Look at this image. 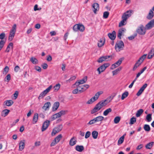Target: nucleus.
<instances>
[{
  "instance_id": "obj_1",
  "label": "nucleus",
  "mask_w": 154,
  "mask_h": 154,
  "mask_svg": "<svg viewBox=\"0 0 154 154\" xmlns=\"http://www.w3.org/2000/svg\"><path fill=\"white\" fill-rule=\"evenodd\" d=\"M132 10H129L127 11L124 13L122 16V20L119 24V27L122 26L126 24L125 22L126 21L128 18L131 15Z\"/></svg>"
},
{
  "instance_id": "obj_2",
  "label": "nucleus",
  "mask_w": 154,
  "mask_h": 154,
  "mask_svg": "<svg viewBox=\"0 0 154 154\" xmlns=\"http://www.w3.org/2000/svg\"><path fill=\"white\" fill-rule=\"evenodd\" d=\"M16 25L14 24L10 32L9 36L8 37V40L11 41L13 39L16 30Z\"/></svg>"
},
{
  "instance_id": "obj_3",
  "label": "nucleus",
  "mask_w": 154,
  "mask_h": 154,
  "mask_svg": "<svg viewBox=\"0 0 154 154\" xmlns=\"http://www.w3.org/2000/svg\"><path fill=\"white\" fill-rule=\"evenodd\" d=\"M124 47V44L122 41H118L116 44L115 48L117 52H119L123 49Z\"/></svg>"
},
{
  "instance_id": "obj_4",
  "label": "nucleus",
  "mask_w": 154,
  "mask_h": 154,
  "mask_svg": "<svg viewBox=\"0 0 154 154\" xmlns=\"http://www.w3.org/2000/svg\"><path fill=\"white\" fill-rule=\"evenodd\" d=\"M85 27L82 24H76L73 26V30L75 32L78 31L83 32L85 30Z\"/></svg>"
},
{
  "instance_id": "obj_5",
  "label": "nucleus",
  "mask_w": 154,
  "mask_h": 154,
  "mask_svg": "<svg viewBox=\"0 0 154 154\" xmlns=\"http://www.w3.org/2000/svg\"><path fill=\"white\" fill-rule=\"evenodd\" d=\"M110 66V64L109 63H106L103 64L100 66L97 69L98 72V74H100L101 72H103L106 68Z\"/></svg>"
},
{
  "instance_id": "obj_6",
  "label": "nucleus",
  "mask_w": 154,
  "mask_h": 154,
  "mask_svg": "<svg viewBox=\"0 0 154 154\" xmlns=\"http://www.w3.org/2000/svg\"><path fill=\"white\" fill-rule=\"evenodd\" d=\"M52 88V85H50L48 88L40 94L38 97V99H40L41 98H43L50 91Z\"/></svg>"
},
{
  "instance_id": "obj_7",
  "label": "nucleus",
  "mask_w": 154,
  "mask_h": 154,
  "mask_svg": "<svg viewBox=\"0 0 154 154\" xmlns=\"http://www.w3.org/2000/svg\"><path fill=\"white\" fill-rule=\"evenodd\" d=\"M112 99H111V97H108L106 99L98 103L99 106L102 108L103 106H106L108 103H109Z\"/></svg>"
},
{
  "instance_id": "obj_8",
  "label": "nucleus",
  "mask_w": 154,
  "mask_h": 154,
  "mask_svg": "<svg viewBox=\"0 0 154 154\" xmlns=\"http://www.w3.org/2000/svg\"><path fill=\"white\" fill-rule=\"evenodd\" d=\"M5 36V34L4 32H2L0 34V39L1 40L0 41V51L4 47L5 41L3 40Z\"/></svg>"
},
{
  "instance_id": "obj_9",
  "label": "nucleus",
  "mask_w": 154,
  "mask_h": 154,
  "mask_svg": "<svg viewBox=\"0 0 154 154\" xmlns=\"http://www.w3.org/2000/svg\"><path fill=\"white\" fill-rule=\"evenodd\" d=\"M62 128L63 126L62 125H60L57 126L53 129L51 133L52 135H54L56 133L60 131Z\"/></svg>"
},
{
  "instance_id": "obj_10",
  "label": "nucleus",
  "mask_w": 154,
  "mask_h": 154,
  "mask_svg": "<svg viewBox=\"0 0 154 154\" xmlns=\"http://www.w3.org/2000/svg\"><path fill=\"white\" fill-rule=\"evenodd\" d=\"M146 28L143 26L141 25L137 29V32L141 35H143L145 34Z\"/></svg>"
},
{
  "instance_id": "obj_11",
  "label": "nucleus",
  "mask_w": 154,
  "mask_h": 154,
  "mask_svg": "<svg viewBox=\"0 0 154 154\" xmlns=\"http://www.w3.org/2000/svg\"><path fill=\"white\" fill-rule=\"evenodd\" d=\"M87 76H85L82 79L77 81L75 83L76 86H78L80 85L83 84L86 82L87 81Z\"/></svg>"
},
{
  "instance_id": "obj_12",
  "label": "nucleus",
  "mask_w": 154,
  "mask_h": 154,
  "mask_svg": "<svg viewBox=\"0 0 154 154\" xmlns=\"http://www.w3.org/2000/svg\"><path fill=\"white\" fill-rule=\"evenodd\" d=\"M111 56H102L99 58L97 61L99 63H101L104 61H107L109 60V58Z\"/></svg>"
},
{
  "instance_id": "obj_13",
  "label": "nucleus",
  "mask_w": 154,
  "mask_h": 154,
  "mask_svg": "<svg viewBox=\"0 0 154 154\" xmlns=\"http://www.w3.org/2000/svg\"><path fill=\"white\" fill-rule=\"evenodd\" d=\"M154 26V20H151L147 24L146 26V28L148 30L151 29Z\"/></svg>"
},
{
  "instance_id": "obj_14",
  "label": "nucleus",
  "mask_w": 154,
  "mask_h": 154,
  "mask_svg": "<svg viewBox=\"0 0 154 154\" xmlns=\"http://www.w3.org/2000/svg\"><path fill=\"white\" fill-rule=\"evenodd\" d=\"M50 122L49 121L46 120L43 123L42 129V131H45L49 125Z\"/></svg>"
},
{
  "instance_id": "obj_15",
  "label": "nucleus",
  "mask_w": 154,
  "mask_h": 154,
  "mask_svg": "<svg viewBox=\"0 0 154 154\" xmlns=\"http://www.w3.org/2000/svg\"><path fill=\"white\" fill-rule=\"evenodd\" d=\"M101 108V107L97 103L96 105L94 108L91 110V114H94L99 111Z\"/></svg>"
},
{
  "instance_id": "obj_16",
  "label": "nucleus",
  "mask_w": 154,
  "mask_h": 154,
  "mask_svg": "<svg viewBox=\"0 0 154 154\" xmlns=\"http://www.w3.org/2000/svg\"><path fill=\"white\" fill-rule=\"evenodd\" d=\"M147 85V84H145L138 91L137 94V96H139L140 95L142 94L144 89L146 88Z\"/></svg>"
},
{
  "instance_id": "obj_17",
  "label": "nucleus",
  "mask_w": 154,
  "mask_h": 154,
  "mask_svg": "<svg viewBox=\"0 0 154 154\" xmlns=\"http://www.w3.org/2000/svg\"><path fill=\"white\" fill-rule=\"evenodd\" d=\"M105 42V39L104 38H100L98 41V46L99 47H101L104 44Z\"/></svg>"
},
{
  "instance_id": "obj_18",
  "label": "nucleus",
  "mask_w": 154,
  "mask_h": 154,
  "mask_svg": "<svg viewBox=\"0 0 154 154\" xmlns=\"http://www.w3.org/2000/svg\"><path fill=\"white\" fill-rule=\"evenodd\" d=\"M126 29L123 28L120 29L118 31V37L120 39H121V36L125 31Z\"/></svg>"
},
{
  "instance_id": "obj_19",
  "label": "nucleus",
  "mask_w": 154,
  "mask_h": 154,
  "mask_svg": "<svg viewBox=\"0 0 154 154\" xmlns=\"http://www.w3.org/2000/svg\"><path fill=\"white\" fill-rule=\"evenodd\" d=\"M108 35L109 38L112 40H114L116 37V32L114 31H113L112 33H109Z\"/></svg>"
},
{
  "instance_id": "obj_20",
  "label": "nucleus",
  "mask_w": 154,
  "mask_h": 154,
  "mask_svg": "<svg viewBox=\"0 0 154 154\" xmlns=\"http://www.w3.org/2000/svg\"><path fill=\"white\" fill-rule=\"evenodd\" d=\"M25 140H21L19 143V150L20 151H22L24 148L25 147Z\"/></svg>"
},
{
  "instance_id": "obj_21",
  "label": "nucleus",
  "mask_w": 154,
  "mask_h": 154,
  "mask_svg": "<svg viewBox=\"0 0 154 154\" xmlns=\"http://www.w3.org/2000/svg\"><path fill=\"white\" fill-rule=\"evenodd\" d=\"M92 7L94 9L93 11L95 14H96V11L99 10V5L97 3H94L92 5Z\"/></svg>"
},
{
  "instance_id": "obj_22",
  "label": "nucleus",
  "mask_w": 154,
  "mask_h": 154,
  "mask_svg": "<svg viewBox=\"0 0 154 154\" xmlns=\"http://www.w3.org/2000/svg\"><path fill=\"white\" fill-rule=\"evenodd\" d=\"M51 106V103L50 102H47L45 103L44 106L42 107V108L45 111H46L49 109V108Z\"/></svg>"
},
{
  "instance_id": "obj_23",
  "label": "nucleus",
  "mask_w": 154,
  "mask_h": 154,
  "mask_svg": "<svg viewBox=\"0 0 154 154\" xmlns=\"http://www.w3.org/2000/svg\"><path fill=\"white\" fill-rule=\"evenodd\" d=\"M154 56V48H152L148 54V58L150 59L152 58Z\"/></svg>"
},
{
  "instance_id": "obj_24",
  "label": "nucleus",
  "mask_w": 154,
  "mask_h": 154,
  "mask_svg": "<svg viewBox=\"0 0 154 154\" xmlns=\"http://www.w3.org/2000/svg\"><path fill=\"white\" fill-rule=\"evenodd\" d=\"M59 103L58 102L54 103L52 107V110L53 111H55L57 109L59 106Z\"/></svg>"
},
{
  "instance_id": "obj_25",
  "label": "nucleus",
  "mask_w": 154,
  "mask_h": 154,
  "mask_svg": "<svg viewBox=\"0 0 154 154\" xmlns=\"http://www.w3.org/2000/svg\"><path fill=\"white\" fill-rule=\"evenodd\" d=\"M38 119V114L37 113L34 114L33 118V124H35L37 122Z\"/></svg>"
},
{
  "instance_id": "obj_26",
  "label": "nucleus",
  "mask_w": 154,
  "mask_h": 154,
  "mask_svg": "<svg viewBox=\"0 0 154 154\" xmlns=\"http://www.w3.org/2000/svg\"><path fill=\"white\" fill-rule=\"evenodd\" d=\"M103 93V92L102 91H100L97 92L95 95V96L93 97V98H94V100H96L99 97L100 95H101Z\"/></svg>"
},
{
  "instance_id": "obj_27",
  "label": "nucleus",
  "mask_w": 154,
  "mask_h": 154,
  "mask_svg": "<svg viewBox=\"0 0 154 154\" xmlns=\"http://www.w3.org/2000/svg\"><path fill=\"white\" fill-rule=\"evenodd\" d=\"M75 149L77 151L81 152L83 150L84 147L83 146L77 145L76 146Z\"/></svg>"
},
{
  "instance_id": "obj_28",
  "label": "nucleus",
  "mask_w": 154,
  "mask_h": 154,
  "mask_svg": "<svg viewBox=\"0 0 154 154\" xmlns=\"http://www.w3.org/2000/svg\"><path fill=\"white\" fill-rule=\"evenodd\" d=\"M154 16V13L152 10H151L149 13L148 16L147 17V18L149 20H150Z\"/></svg>"
},
{
  "instance_id": "obj_29",
  "label": "nucleus",
  "mask_w": 154,
  "mask_h": 154,
  "mask_svg": "<svg viewBox=\"0 0 154 154\" xmlns=\"http://www.w3.org/2000/svg\"><path fill=\"white\" fill-rule=\"evenodd\" d=\"M125 135L126 134H124L122 136L119 138L118 141V145L121 144L123 143L124 140L125 136Z\"/></svg>"
},
{
  "instance_id": "obj_30",
  "label": "nucleus",
  "mask_w": 154,
  "mask_h": 154,
  "mask_svg": "<svg viewBox=\"0 0 154 154\" xmlns=\"http://www.w3.org/2000/svg\"><path fill=\"white\" fill-rule=\"evenodd\" d=\"M11 47L12 49L13 48V44L12 43H10L8 45L5 51L7 52H9L10 51Z\"/></svg>"
},
{
  "instance_id": "obj_31",
  "label": "nucleus",
  "mask_w": 154,
  "mask_h": 154,
  "mask_svg": "<svg viewBox=\"0 0 154 154\" xmlns=\"http://www.w3.org/2000/svg\"><path fill=\"white\" fill-rule=\"evenodd\" d=\"M154 144V142H153L149 143L146 144L145 146V147L147 149H150L152 147Z\"/></svg>"
},
{
  "instance_id": "obj_32",
  "label": "nucleus",
  "mask_w": 154,
  "mask_h": 154,
  "mask_svg": "<svg viewBox=\"0 0 154 154\" xmlns=\"http://www.w3.org/2000/svg\"><path fill=\"white\" fill-rule=\"evenodd\" d=\"M13 101L11 100H7L5 102V105L8 106L12 105L13 104Z\"/></svg>"
},
{
  "instance_id": "obj_33",
  "label": "nucleus",
  "mask_w": 154,
  "mask_h": 154,
  "mask_svg": "<svg viewBox=\"0 0 154 154\" xmlns=\"http://www.w3.org/2000/svg\"><path fill=\"white\" fill-rule=\"evenodd\" d=\"M10 112V110L8 109H5L3 110L2 112V116L5 117L7 116L9 112Z\"/></svg>"
},
{
  "instance_id": "obj_34",
  "label": "nucleus",
  "mask_w": 154,
  "mask_h": 154,
  "mask_svg": "<svg viewBox=\"0 0 154 154\" xmlns=\"http://www.w3.org/2000/svg\"><path fill=\"white\" fill-rule=\"evenodd\" d=\"M76 143V141L75 140L74 137H72L69 141V144L71 146L75 145Z\"/></svg>"
},
{
  "instance_id": "obj_35",
  "label": "nucleus",
  "mask_w": 154,
  "mask_h": 154,
  "mask_svg": "<svg viewBox=\"0 0 154 154\" xmlns=\"http://www.w3.org/2000/svg\"><path fill=\"white\" fill-rule=\"evenodd\" d=\"M142 63V62H141L140 60H138L134 65L133 68V70H135L136 68L141 64Z\"/></svg>"
},
{
  "instance_id": "obj_36",
  "label": "nucleus",
  "mask_w": 154,
  "mask_h": 154,
  "mask_svg": "<svg viewBox=\"0 0 154 154\" xmlns=\"http://www.w3.org/2000/svg\"><path fill=\"white\" fill-rule=\"evenodd\" d=\"M143 112V110L142 109L138 110L136 114V116L137 117H140Z\"/></svg>"
},
{
  "instance_id": "obj_37",
  "label": "nucleus",
  "mask_w": 154,
  "mask_h": 154,
  "mask_svg": "<svg viewBox=\"0 0 154 154\" xmlns=\"http://www.w3.org/2000/svg\"><path fill=\"white\" fill-rule=\"evenodd\" d=\"M143 129L146 132H149L150 130V128L149 125L147 124L144 125L143 126Z\"/></svg>"
},
{
  "instance_id": "obj_38",
  "label": "nucleus",
  "mask_w": 154,
  "mask_h": 154,
  "mask_svg": "<svg viewBox=\"0 0 154 154\" xmlns=\"http://www.w3.org/2000/svg\"><path fill=\"white\" fill-rule=\"evenodd\" d=\"M122 69V67H120L116 69L112 72L113 75H116L119 72H120Z\"/></svg>"
},
{
  "instance_id": "obj_39",
  "label": "nucleus",
  "mask_w": 154,
  "mask_h": 154,
  "mask_svg": "<svg viewBox=\"0 0 154 154\" xmlns=\"http://www.w3.org/2000/svg\"><path fill=\"white\" fill-rule=\"evenodd\" d=\"M92 135L93 138L96 139L97 138L98 133L96 131H93L92 133Z\"/></svg>"
},
{
  "instance_id": "obj_40",
  "label": "nucleus",
  "mask_w": 154,
  "mask_h": 154,
  "mask_svg": "<svg viewBox=\"0 0 154 154\" xmlns=\"http://www.w3.org/2000/svg\"><path fill=\"white\" fill-rule=\"evenodd\" d=\"M60 117V115L59 112L55 114L52 116H51V118L52 119V120H54Z\"/></svg>"
},
{
  "instance_id": "obj_41",
  "label": "nucleus",
  "mask_w": 154,
  "mask_h": 154,
  "mask_svg": "<svg viewBox=\"0 0 154 154\" xmlns=\"http://www.w3.org/2000/svg\"><path fill=\"white\" fill-rule=\"evenodd\" d=\"M62 137V134H60L58 135L57 137H56L54 140L55 141H56L57 143H58L60 140L61 139Z\"/></svg>"
},
{
  "instance_id": "obj_42",
  "label": "nucleus",
  "mask_w": 154,
  "mask_h": 154,
  "mask_svg": "<svg viewBox=\"0 0 154 154\" xmlns=\"http://www.w3.org/2000/svg\"><path fill=\"white\" fill-rule=\"evenodd\" d=\"M31 62L34 64L38 63V61L37 59L35 57H32L30 60Z\"/></svg>"
},
{
  "instance_id": "obj_43",
  "label": "nucleus",
  "mask_w": 154,
  "mask_h": 154,
  "mask_svg": "<svg viewBox=\"0 0 154 154\" xmlns=\"http://www.w3.org/2000/svg\"><path fill=\"white\" fill-rule=\"evenodd\" d=\"M112 111L111 108H108L103 113V115L105 116H106L108 114V113L111 112Z\"/></svg>"
},
{
  "instance_id": "obj_44",
  "label": "nucleus",
  "mask_w": 154,
  "mask_h": 154,
  "mask_svg": "<svg viewBox=\"0 0 154 154\" xmlns=\"http://www.w3.org/2000/svg\"><path fill=\"white\" fill-rule=\"evenodd\" d=\"M128 95V91H126L123 93L121 99L123 100Z\"/></svg>"
},
{
  "instance_id": "obj_45",
  "label": "nucleus",
  "mask_w": 154,
  "mask_h": 154,
  "mask_svg": "<svg viewBox=\"0 0 154 154\" xmlns=\"http://www.w3.org/2000/svg\"><path fill=\"white\" fill-rule=\"evenodd\" d=\"M124 59V58L123 57L120 58L117 62H116L115 63V64L117 65V66L118 67L121 64L122 61Z\"/></svg>"
},
{
  "instance_id": "obj_46",
  "label": "nucleus",
  "mask_w": 154,
  "mask_h": 154,
  "mask_svg": "<svg viewBox=\"0 0 154 154\" xmlns=\"http://www.w3.org/2000/svg\"><path fill=\"white\" fill-rule=\"evenodd\" d=\"M136 118L134 117H133L131 118L130 119V122H129V124L131 125H132L134 123L136 122Z\"/></svg>"
},
{
  "instance_id": "obj_47",
  "label": "nucleus",
  "mask_w": 154,
  "mask_h": 154,
  "mask_svg": "<svg viewBox=\"0 0 154 154\" xmlns=\"http://www.w3.org/2000/svg\"><path fill=\"white\" fill-rule=\"evenodd\" d=\"M121 119L120 117L119 116H116L114 119V122L115 124L118 123Z\"/></svg>"
},
{
  "instance_id": "obj_48",
  "label": "nucleus",
  "mask_w": 154,
  "mask_h": 154,
  "mask_svg": "<svg viewBox=\"0 0 154 154\" xmlns=\"http://www.w3.org/2000/svg\"><path fill=\"white\" fill-rule=\"evenodd\" d=\"M60 83H58L55 85L54 87V91H57L60 89Z\"/></svg>"
},
{
  "instance_id": "obj_49",
  "label": "nucleus",
  "mask_w": 154,
  "mask_h": 154,
  "mask_svg": "<svg viewBox=\"0 0 154 154\" xmlns=\"http://www.w3.org/2000/svg\"><path fill=\"white\" fill-rule=\"evenodd\" d=\"M151 116L152 114H149L146 116V119L147 122H150L151 121L152 119Z\"/></svg>"
},
{
  "instance_id": "obj_50",
  "label": "nucleus",
  "mask_w": 154,
  "mask_h": 154,
  "mask_svg": "<svg viewBox=\"0 0 154 154\" xmlns=\"http://www.w3.org/2000/svg\"><path fill=\"white\" fill-rule=\"evenodd\" d=\"M77 87V88L79 90H81L82 91L81 92H79V93H82L83 92H84L85 91V89H84V88L83 86H76Z\"/></svg>"
},
{
  "instance_id": "obj_51",
  "label": "nucleus",
  "mask_w": 154,
  "mask_h": 154,
  "mask_svg": "<svg viewBox=\"0 0 154 154\" xmlns=\"http://www.w3.org/2000/svg\"><path fill=\"white\" fill-rule=\"evenodd\" d=\"M82 91L81 90H79V89H77V88L76 89L73 90L72 91V93L74 94H76L78 93H79V92H81Z\"/></svg>"
},
{
  "instance_id": "obj_52",
  "label": "nucleus",
  "mask_w": 154,
  "mask_h": 154,
  "mask_svg": "<svg viewBox=\"0 0 154 154\" xmlns=\"http://www.w3.org/2000/svg\"><path fill=\"white\" fill-rule=\"evenodd\" d=\"M94 98L92 97L90 100H88L87 102V104H90L94 102L95 101L94 100Z\"/></svg>"
},
{
  "instance_id": "obj_53",
  "label": "nucleus",
  "mask_w": 154,
  "mask_h": 154,
  "mask_svg": "<svg viewBox=\"0 0 154 154\" xmlns=\"http://www.w3.org/2000/svg\"><path fill=\"white\" fill-rule=\"evenodd\" d=\"M109 14V13L108 11H105L103 13V18L106 19L108 18Z\"/></svg>"
},
{
  "instance_id": "obj_54",
  "label": "nucleus",
  "mask_w": 154,
  "mask_h": 154,
  "mask_svg": "<svg viewBox=\"0 0 154 154\" xmlns=\"http://www.w3.org/2000/svg\"><path fill=\"white\" fill-rule=\"evenodd\" d=\"M5 81L7 82H9L11 79V75L9 74L6 76L5 78Z\"/></svg>"
},
{
  "instance_id": "obj_55",
  "label": "nucleus",
  "mask_w": 154,
  "mask_h": 154,
  "mask_svg": "<svg viewBox=\"0 0 154 154\" xmlns=\"http://www.w3.org/2000/svg\"><path fill=\"white\" fill-rule=\"evenodd\" d=\"M9 68L8 66H6L4 69V71L3 72V74H6L8 72Z\"/></svg>"
},
{
  "instance_id": "obj_56",
  "label": "nucleus",
  "mask_w": 154,
  "mask_h": 154,
  "mask_svg": "<svg viewBox=\"0 0 154 154\" xmlns=\"http://www.w3.org/2000/svg\"><path fill=\"white\" fill-rule=\"evenodd\" d=\"M98 122H101L103 121L104 119V117L102 116H99L96 117Z\"/></svg>"
},
{
  "instance_id": "obj_57",
  "label": "nucleus",
  "mask_w": 154,
  "mask_h": 154,
  "mask_svg": "<svg viewBox=\"0 0 154 154\" xmlns=\"http://www.w3.org/2000/svg\"><path fill=\"white\" fill-rule=\"evenodd\" d=\"M147 54H144L139 59L141 62H143L144 59L146 58Z\"/></svg>"
},
{
  "instance_id": "obj_58",
  "label": "nucleus",
  "mask_w": 154,
  "mask_h": 154,
  "mask_svg": "<svg viewBox=\"0 0 154 154\" xmlns=\"http://www.w3.org/2000/svg\"><path fill=\"white\" fill-rule=\"evenodd\" d=\"M67 112V110H62L60 111L59 112L60 115V116H62L64 115L65 114L66 112Z\"/></svg>"
},
{
  "instance_id": "obj_59",
  "label": "nucleus",
  "mask_w": 154,
  "mask_h": 154,
  "mask_svg": "<svg viewBox=\"0 0 154 154\" xmlns=\"http://www.w3.org/2000/svg\"><path fill=\"white\" fill-rule=\"evenodd\" d=\"M91 134V133L89 131H87L85 134V138L86 139H87L89 137L90 135Z\"/></svg>"
},
{
  "instance_id": "obj_60",
  "label": "nucleus",
  "mask_w": 154,
  "mask_h": 154,
  "mask_svg": "<svg viewBox=\"0 0 154 154\" xmlns=\"http://www.w3.org/2000/svg\"><path fill=\"white\" fill-rule=\"evenodd\" d=\"M96 122L94 121V120L93 119L90 120L89 122L87 124L88 125H91L95 123Z\"/></svg>"
},
{
  "instance_id": "obj_61",
  "label": "nucleus",
  "mask_w": 154,
  "mask_h": 154,
  "mask_svg": "<svg viewBox=\"0 0 154 154\" xmlns=\"http://www.w3.org/2000/svg\"><path fill=\"white\" fill-rule=\"evenodd\" d=\"M35 69L36 70L38 71V72H41V68L39 66H35Z\"/></svg>"
},
{
  "instance_id": "obj_62",
  "label": "nucleus",
  "mask_w": 154,
  "mask_h": 154,
  "mask_svg": "<svg viewBox=\"0 0 154 154\" xmlns=\"http://www.w3.org/2000/svg\"><path fill=\"white\" fill-rule=\"evenodd\" d=\"M76 76H72L68 80H67L66 82L71 81L73 80H74L76 78Z\"/></svg>"
},
{
  "instance_id": "obj_63",
  "label": "nucleus",
  "mask_w": 154,
  "mask_h": 154,
  "mask_svg": "<svg viewBox=\"0 0 154 154\" xmlns=\"http://www.w3.org/2000/svg\"><path fill=\"white\" fill-rule=\"evenodd\" d=\"M42 68L44 69H46L48 67V65L46 63H44L42 65Z\"/></svg>"
},
{
  "instance_id": "obj_64",
  "label": "nucleus",
  "mask_w": 154,
  "mask_h": 154,
  "mask_svg": "<svg viewBox=\"0 0 154 154\" xmlns=\"http://www.w3.org/2000/svg\"><path fill=\"white\" fill-rule=\"evenodd\" d=\"M20 69V67L18 66H17L15 67L14 71L15 72H17L19 71Z\"/></svg>"
}]
</instances>
